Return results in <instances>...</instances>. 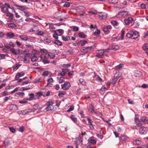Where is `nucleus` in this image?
Masks as SVG:
<instances>
[{
    "label": "nucleus",
    "instance_id": "obj_1",
    "mask_svg": "<svg viewBox=\"0 0 148 148\" xmlns=\"http://www.w3.org/2000/svg\"><path fill=\"white\" fill-rule=\"evenodd\" d=\"M10 51L12 53L15 55H20L22 53V52H20V49H15L14 48H11L10 50Z\"/></svg>",
    "mask_w": 148,
    "mask_h": 148
},
{
    "label": "nucleus",
    "instance_id": "obj_2",
    "mask_svg": "<svg viewBox=\"0 0 148 148\" xmlns=\"http://www.w3.org/2000/svg\"><path fill=\"white\" fill-rule=\"evenodd\" d=\"M62 88L64 90H68L71 86L70 84L68 82H65L63 84L61 85Z\"/></svg>",
    "mask_w": 148,
    "mask_h": 148
},
{
    "label": "nucleus",
    "instance_id": "obj_3",
    "mask_svg": "<svg viewBox=\"0 0 148 148\" xmlns=\"http://www.w3.org/2000/svg\"><path fill=\"white\" fill-rule=\"evenodd\" d=\"M56 109V107L54 106L51 105L47 106L44 110V112H47L49 111H53Z\"/></svg>",
    "mask_w": 148,
    "mask_h": 148
},
{
    "label": "nucleus",
    "instance_id": "obj_4",
    "mask_svg": "<svg viewBox=\"0 0 148 148\" xmlns=\"http://www.w3.org/2000/svg\"><path fill=\"white\" fill-rule=\"evenodd\" d=\"M112 28V27L110 25H108L103 27V30L106 34H108L110 32L109 29H111Z\"/></svg>",
    "mask_w": 148,
    "mask_h": 148
},
{
    "label": "nucleus",
    "instance_id": "obj_5",
    "mask_svg": "<svg viewBox=\"0 0 148 148\" xmlns=\"http://www.w3.org/2000/svg\"><path fill=\"white\" fill-rule=\"evenodd\" d=\"M147 131V129L145 127L142 126L139 127V133L142 134H146Z\"/></svg>",
    "mask_w": 148,
    "mask_h": 148
},
{
    "label": "nucleus",
    "instance_id": "obj_6",
    "mask_svg": "<svg viewBox=\"0 0 148 148\" xmlns=\"http://www.w3.org/2000/svg\"><path fill=\"white\" fill-rule=\"evenodd\" d=\"M87 119L88 122V125L89 126V127L91 130H93L94 129L92 124L93 121L90 119V118L88 117H87Z\"/></svg>",
    "mask_w": 148,
    "mask_h": 148
},
{
    "label": "nucleus",
    "instance_id": "obj_7",
    "mask_svg": "<svg viewBox=\"0 0 148 148\" xmlns=\"http://www.w3.org/2000/svg\"><path fill=\"white\" fill-rule=\"evenodd\" d=\"M99 18L101 19L106 18L107 16V14L105 12H100L99 14Z\"/></svg>",
    "mask_w": 148,
    "mask_h": 148
},
{
    "label": "nucleus",
    "instance_id": "obj_8",
    "mask_svg": "<svg viewBox=\"0 0 148 148\" xmlns=\"http://www.w3.org/2000/svg\"><path fill=\"white\" fill-rule=\"evenodd\" d=\"M5 35L7 37L10 39L12 38L15 36L14 34L11 32H7Z\"/></svg>",
    "mask_w": 148,
    "mask_h": 148
},
{
    "label": "nucleus",
    "instance_id": "obj_9",
    "mask_svg": "<svg viewBox=\"0 0 148 148\" xmlns=\"http://www.w3.org/2000/svg\"><path fill=\"white\" fill-rule=\"evenodd\" d=\"M133 21V19L131 17H129L127 19L124 20L125 23L126 25H128Z\"/></svg>",
    "mask_w": 148,
    "mask_h": 148
},
{
    "label": "nucleus",
    "instance_id": "obj_10",
    "mask_svg": "<svg viewBox=\"0 0 148 148\" xmlns=\"http://www.w3.org/2000/svg\"><path fill=\"white\" fill-rule=\"evenodd\" d=\"M134 32L132 31H130L129 32L126 34V37L128 38H132L133 37Z\"/></svg>",
    "mask_w": 148,
    "mask_h": 148
},
{
    "label": "nucleus",
    "instance_id": "obj_11",
    "mask_svg": "<svg viewBox=\"0 0 148 148\" xmlns=\"http://www.w3.org/2000/svg\"><path fill=\"white\" fill-rule=\"evenodd\" d=\"M64 30L62 29H58L54 31V32L56 33L59 36H60L63 34Z\"/></svg>",
    "mask_w": 148,
    "mask_h": 148
},
{
    "label": "nucleus",
    "instance_id": "obj_12",
    "mask_svg": "<svg viewBox=\"0 0 148 148\" xmlns=\"http://www.w3.org/2000/svg\"><path fill=\"white\" fill-rule=\"evenodd\" d=\"M140 120L145 124H146L148 121V118L145 116H143L141 117Z\"/></svg>",
    "mask_w": 148,
    "mask_h": 148
},
{
    "label": "nucleus",
    "instance_id": "obj_13",
    "mask_svg": "<svg viewBox=\"0 0 148 148\" xmlns=\"http://www.w3.org/2000/svg\"><path fill=\"white\" fill-rule=\"evenodd\" d=\"M31 56V61L32 62H36L38 60V58L35 54H32Z\"/></svg>",
    "mask_w": 148,
    "mask_h": 148
},
{
    "label": "nucleus",
    "instance_id": "obj_14",
    "mask_svg": "<svg viewBox=\"0 0 148 148\" xmlns=\"http://www.w3.org/2000/svg\"><path fill=\"white\" fill-rule=\"evenodd\" d=\"M39 107V105L38 104H36L34 105L33 106V109H31V110H32V112H34L36 110H37L38 109H42L41 108H40L38 107Z\"/></svg>",
    "mask_w": 148,
    "mask_h": 148
},
{
    "label": "nucleus",
    "instance_id": "obj_15",
    "mask_svg": "<svg viewBox=\"0 0 148 148\" xmlns=\"http://www.w3.org/2000/svg\"><path fill=\"white\" fill-rule=\"evenodd\" d=\"M135 118L134 121L138 127H139V116L138 115L135 114Z\"/></svg>",
    "mask_w": 148,
    "mask_h": 148
},
{
    "label": "nucleus",
    "instance_id": "obj_16",
    "mask_svg": "<svg viewBox=\"0 0 148 148\" xmlns=\"http://www.w3.org/2000/svg\"><path fill=\"white\" fill-rule=\"evenodd\" d=\"M19 38L22 40L24 41H27L29 39V38L26 35H23L19 36Z\"/></svg>",
    "mask_w": 148,
    "mask_h": 148
},
{
    "label": "nucleus",
    "instance_id": "obj_17",
    "mask_svg": "<svg viewBox=\"0 0 148 148\" xmlns=\"http://www.w3.org/2000/svg\"><path fill=\"white\" fill-rule=\"evenodd\" d=\"M87 41L85 40H82L79 41L78 42V43L79 45H80L81 46H83L87 43Z\"/></svg>",
    "mask_w": 148,
    "mask_h": 148
},
{
    "label": "nucleus",
    "instance_id": "obj_18",
    "mask_svg": "<svg viewBox=\"0 0 148 148\" xmlns=\"http://www.w3.org/2000/svg\"><path fill=\"white\" fill-rule=\"evenodd\" d=\"M111 48L109 49H111V50H113L116 51L117 50L119 49L120 47L119 46L115 45V46H112L110 47Z\"/></svg>",
    "mask_w": 148,
    "mask_h": 148
},
{
    "label": "nucleus",
    "instance_id": "obj_19",
    "mask_svg": "<svg viewBox=\"0 0 148 148\" xmlns=\"http://www.w3.org/2000/svg\"><path fill=\"white\" fill-rule=\"evenodd\" d=\"M23 112V115H25L29 113L32 112V110L30 109H25L24 110H22Z\"/></svg>",
    "mask_w": 148,
    "mask_h": 148
},
{
    "label": "nucleus",
    "instance_id": "obj_20",
    "mask_svg": "<svg viewBox=\"0 0 148 148\" xmlns=\"http://www.w3.org/2000/svg\"><path fill=\"white\" fill-rule=\"evenodd\" d=\"M14 5L17 7H18V9L19 10H21L23 12H24L25 8H23V6L19 5L17 4H15Z\"/></svg>",
    "mask_w": 148,
    "mask_h": 148
},
{
    "label": "nucleus",
    "instance_id": "obj_21",
    "mask_svg": "<svg viewBox=\"0 0 148 148\" xmlns=\"http://www.w3.org/2000/svg\"><path fill=\"white\" fill-rule=\"evenodd\" d=\"M60 12H56L53 14V16L54 18H58L60 16Z\"/></svg>",
    "mask_w": 148,
    "mask_h": 148
},
{
    "label": "nucleus",
    "instance_id": "obj_22",
    "mask_svg": "<svg viewBox=\"0 0 148 148\" xmlns=\"http://www.w3.org/2000/svg\"><path fill=\"white\" fill-rule=\"evenodd\" d=\"M1 11L2 12L7 13L8 12V10L5 7H1Z\"/></svg>",
    "mask_w": 148,
    "mask_h": 148
},
{
    "label": "nucleus",
    "instance_id": "obj_23",
    "mask_svg": "<svg viewBox=\"0 0 148 148\" xmlns=\"http://www.w3.org/2000/svg\"><path fill=\"white\" fill-rule=\"evenodd\" d=\"M70 118L75 123H76L77 122V118L75 117V116L74 115H72L71 116Z\"/></svg>",
    "mask_w": 148,
    "mask_h": 148
},
{
    "label": "nucleus",
    "instance_id": "obj_24",
    "mask_svg": "<svg viewBox=\"0 0 148 148\" xmlns=\"http://www.w3.org/2000/svg\"><path fill=\"white\" fill-rule=\"evenodd\" d=\"M62 39L64 41H67L68 40H70V37L68 36H66V37L62 36Z\"/></svg>",
    "mask_w": 148,
    "mask_h": 148
},
{
    "label": "nucleus",
    "instance_id": "obj_25",
    "mask_svg": "<svg viewBox=\"0 0 148 148\" xmlns=\"http://www.w3.org/2000/svg\"><path fill=\"white\" fill-rule=\"evenodd\" d=\"M66 94V92H65L64 91H60L58 94V96L60 97H62L63 95H64Z\"/></svg>",
    "mask_w": 148,
    "mask_h": 148
},
{
    "label": "nucleus",
    "instance_id": "obj_26",
    "mask_svg": "<svg viewBox=\"0 0 148 148\" xmlns=\"http://www.w3.org/2000/svg\"><path fill=\"white\" fill-rule=\"evenodd\" d=\"M54 43L59 46H61L62 45V43L58 40H55L54 42Z\"/></svg>",
    "mask_w": 148,
    "mask_h": 148
},
{
    "label": "nucleus",
    "instance_id": "obj_27",
    "mask_svg": "<svg viewBox=\"0 0 148 148\" xmlns=\"http://www.w3.org/2000/svg\"><path fill=\"white\" fill-rule=\"evenodd\" d=\"M8 27L12 28H14L16 27V25L13 23H9L8 24Z\"/></svg>",
    "mask_w": 148,
    "mask_h": 148
},
{
    "label": "nucleus",
    "instance_id": "obj_28",
    "mask_svg": "<svg viewBox=\"0 0 148 148\" xmlns=\"http://www.w3.org/2000/svg\"><path fill=\"white\" fill-rule=\"evenodd\" d=\"M15 108H18V107L15 104H11L10 106V110H12L13 109H15Z\"/></svg>",
    "mask_w": 148,
    "mask_h": 148
},
{
    "label": "nucleus",
    "instance_id": "obj_29",
    "mask_svg": "<svg viewBox=\"0 0 148 148\" xmlns=\"http://www.w3.org/2000/svg\"><path fill=\"white\" fill-rule=\"evenodd\" d=\"M78 35L79 37L82 38H85L86 36L85 34H84L83 32L79 33Z\"/></svg>",
    "mask_w": 148,
    "mask_h": 148
},
{
    "label": "nucleus",
    "instance_id": "obj_30",
    "mask_svg": "<svg viewBox=\"0 0 148 148\" xmlns=\"http://www.w3.org/2000/svg\"><path fill=\"white\" fill-rule=\"evenodd\" d=\"M90 143L89 146L95 144L96 143V141L95 140L92 139L90 140Z\"/></svg>",
    "mask_w": 148,
    "mask_h": 148
},
{
    "label": "nucleus",
    "instance_id": "obj_31",
    "mask_svg": "<svg viewBox=\"0 0 148 148\" xmlns=\"http://www.w3.org/2000/svg\"><path fill=\"white\" fill-rule=\"evenodd\" d=\"M79 83L83 86H85L86 84V82L84 81L83 79L80 78L79 79Z\"/></svg>",
    "mask_w": 148,
    "mask_h": 148
},
{
    "label": "nucleus",
    "instance_id": "obj_32",
    "mask_svg": "<svg viewBox=\"0 0 148 148\" xmlns=\"http://www.w3.org/2000/svg\"><path fill=\"white\" fill-rule=\"evenodd\" d=\"M10 141L7 140H5L3 143V144L5 145V146L7 147L10 144Z\"/></svg>",
    "mask_w": 148,
    "mask_h": 148
},
{
    "label": "nucleus",
    "instance_id": "obj_33",
    "mask_svg": "<svg viewBox=\"0 0 148 148\" xmlns=\"http://www.w3.org/2000/svg\"><path fill=\"white\" fill-rule=\"evenodd\" d=\"M48 56L51 59H53L55 56V54L52 53H49L48 54Z\"/></svg>",
    "mask_w": 148,
    "mask_h": 148
},
{
    "label": "nucleus",
    "instance_id": "obj_34",
    "mask_svg": "<svg viewBox=\"0 0 148 148\" xmlns=\"http://www.w3.org/2000/svg\"><path fill=\"white\" fill-rule=\"evenodd\" d=\"M54 104V102L53 101H48L47 102H46V105L47 106H50L52 105L53 104Z\"/></svg>",
    "mask_w": 148,
    "mask_h": 148
},
{
    "label": "nucleus",
    "instance_id": "obj_35",
    "mask_svg": "<svg viewBox=\"0 0 148 148\" xmlns=\"http://www.w3.org/2000/svg\"><path fill=\"white\" fill-rule=\"evenodd\" d=\"M62 71L59 74H58V75H60L63 76L65 75L66 74V72L64 70V69H62Z\"/></svg>",
    "mask_w": 148,
    "mask_h": 148
},
{
    "label": "nucleus",
    "instance_id": "obj_36",
    "mask_svg": "<svg viewBox=\"0 0 148 148\" xmlns=\"http://www.w3.org/2000/svg\"><path fill=\"white\" fill-rule=\"evenodd\" d=\"M133 37L132 39H135L138 38V37L139 36L138 35V32H134Z\"/></svg>",
    "mask_w": 148,
    "mask_h": 148
},
{
    "label": "nucleus",
    "instance_id": "obj_37",
    "mask_svg": "<svg viewBox=\"0 0 148 148\" xmlns=\"http://www.w3.org/2000/svg\"><path fill=\"white\" fill-rule=\"evenodd\" d=\"M21 66V65L20 64H16L14 65L13 66V70H16Z\"/></svg>",
    "mask_w": 148,
    "mask_h": 148
},
{
    "label": "nucleus",
    "instance_id": "obj_38",
    "mask_svg": "<svg viewBox=\"0 0 148 148\" xmlns=\"http://www.w3.org/2000/svg\"><path fill=\"white\" fill-rule=\"evenodd\" d=\"M29 51L28 49H25L23 52V53L25 56H27L29 54V53H28Z\"/></svg>",
    "mask_w": 148,
    "mask_h": 148
},
{
    "label": "nucleus",
    "instance_id": "obj_39",
    "mask_svg": "<svg viewBox=\"0 0 148 148\" xmlns=\"http://www.w3.org/2000/svg\"><path fill=\"white\" fill-rule=\"evenodd\" d=\"M143 49L144 50H148V43H145L144 44L143 47Z\"/></svg>",
    "mask_w": 148,
    "mask_h": 148
},
{
    "label": "nucleus",
    "instance_id": "obj_40",
    "mask_svg": "<svg viewBox=\"0 0 148 148\" xmlns=\"http://www.w3.org/2000/svg\"><path fill=\"white\" fill-rule=\"evenodd\" d=\"M125 34V31L122 30L121 31V34L120 36L121 39V40H123L124 38V36Z\"/></svg>",
    "mask_w": 148,
    "mask_h": 148
},
{
    "label": "nucleus",
    "instance_id": "obj_41",
    "mask_svg": "<svg viewBox=\"0 0 148 148\" xmlns=\"http://www.w3.org/2000/svg\"><path fill=\"white\" fill-rule=\"evenodd\" d=\"M40 51L42 53L47 54L48 53L47 50L45 49H40Z\"/></svg>",
    "mask_w": 148,
    "mask_h": 148
},
{
    "label": "nucleus",
    "instance_id": "obj_42",
    "mask_svg": "<svg viewBox=\"0 0 148 148\" xmlns=\"http://www.w3.org/2000/svg\"><path fill=\"white\" fill-rule=\"evenodd\" d=\"M26 56H25V57L23 58V62L25 63H27L28 62V61L29 60V59L27 58Z\"/></svg>",
    "mask_w": 148,
    "mask_h": 148
},
{
    "label": "nucleus",
    "instance_id": "obj_43",
    "mask_svg": "<svg viewBox=\"0 0 148 148\" xmlns=\"http://www.w3.org/2000/svg\"><path fill=\"white\" fill-rule=\"evenodd\" d=\"M116 75V74H115V75ZM115 75L114 77V78L112 79V83L114 85L115 84L116 82L117 79L119 78V77H118L117 78H115Z\"/></svg>",
    "mask_w": 148,
    "mask_h": 148
},
{
    "label": "nucleus",
    "instance_id": "obj_44",
    "mask_svg": "<svg viewBox=\"0 0 148 148\" xmlns=\"http://www.w3.org/2000/svg\"><path fill=\"white\" fill-rule=\"evenodd\" d=\"M111 22L114 26L118 25L119 24L116 21H112Z\"/></svg>",
    "mask_w": 148,
    "mask_h": 148
},
{
    "label": "nucleus",
    "instance_id": "obj_45",
    "mask_svg": "<svg viewBox=\"0 0 148 148\" xmlns=\"http://www.w3.org/2000/svg\"><path fill=\"white\" fill-rule=\"evenodd\" d=\"M64 78H65L63 77H60V78L59 81V83L61 84V83H62L63 82H64Z\"/></svg>",
    "mask_w": 148,
    "mask_h": 148
},
{
    "label": "nucleus",
    "instance_id": "obj_46",
    "mask_svg": "<svg viewBox=\"0 0 148 148\" xmlns=\"http://www.w3.org/2000/svg\"><path fill=\"white\" fill-rule=\"evenodd\" d=\"M44 41H45L47 43H49L51 42V40H50V39L45 38L44 39Z\"/></svg>",
    "mask_w": 148,
    "mask_h": 148
},
{
    "label": "nucleus",
    "instance_id": "obj_47",
    "mask_svg": "<svg viewBox=\"0 0 148 148\" xmlns=\"http://www.w3.org/2000/svg\"><path fill=\"white\" fill-rule=\"evenodd\" d=\"M16 94L19 95L21 97H23L24 95V92H18L16 93Z\"/></svg>",
    "mask_w": 148,
    "mask_h": 148
},
{
    "label": "nucleus",
    "instance_id": "obj_48",
    "mask_svg": "<svg viewBox=\"0 0 148 148\" xmlns=\"http://www.w3.org/2000/svg\"><path fill=\"white\" fill-rule=\"evenodd\" d=\"M59 35H58L56 33L54 32V33L53 34V37L54 38L56 39H58V36Z\"/></svg>",
    "mask_w": 148,
    "mask_h": 148
},
{
    "label": "nucleus",
    "instance_id": "obj_49",
    "mask_svg": "<svg viewBox=\"0 0 148 148\" xmlns=\"http://www.w3.org/2000/svg\"><path fill=\"white\" fill-rule=\"evenodd\" d=\"M74 109V107L73 106H71L67 110V112H69L72 111H73Z\"/></svg>",
    "mask_w": 148,
    "mask_h": 148
},
{
    "label": "nucleus",
    "instance_id": "obj_50",
    "mask_svg": "<svg viewBox=\"0 0 148 148\" xmlns=\"http://www.w3.org/2000/svg\"><path fill=\"white\" fill-rule=\"evenodd\" d=\"M110 3L114 4H116L117 3L118 0H108Z\"/></svg>",
    "mask_w": 148,
    "mask_h": 148
},
{
    "label": "nucleus",
    "instance_id": "obj_51",
    "mask_svg": "<svg viewBox=\"0 0 148 148\" xmlns=\"http://www.w3.org/2000/svg\"><path fill=\"white\" fill-rule=\"evenodd\" d=\"M95 47V44L93 45L90 47H87V50H91L93 49Z\"/></svg>",
    "mask_w": 148,
    "mask_h": 148
},
{
    "label": "nucleus",
    "instance_id": "obj_52",
    "mask_svg": "<svg viewBox=\"0 0 148 148\" xmlns=\"http://www.w3.org/2000/svg\"><path fill=\"white\" fill-rule=\"evenodd\" d=\"M20 74L17 73L15 76V80H17L19 78L21 77Z\"/></svg>",
    "mask_w": 148,
    "mask_h": 148
},
{
    "label": "nucleus",
    "instance_id": "obj_53",
    "mask_svg": "<svg viewBox=\"0 0 148 148\" xmlns=\"http://www.w3.org/2000/svg\"><path fill=\"white\" fill-rule=\"evenodd\" d=\"M49 74V71H44L42 74V75L43 76H47Z\"/></svg>",
    "mask_w": 148,
    "mask_h": 148
},
{
    "label": "nucleus",
    "instance_id": "obj_54",
    "mask_svg": "<svg viewBox=\"0 0 148 148\" xmlns=\"http://www.w3.org/2000/svg\"><path fill=\"white\" fill-rule=\"evenodd\" d=\"M7 16L8 17H9L10 18H12L13 16V14H11L10 12H7Z\"/></svg>",
    "mask_w": 148,
    "mask_h": 148
},
{
    "label": "nucleus",
    "instance_id": "obj_55",
    "mask_svg": "<svg viewBox=\"0 0 148 148\" xmlns=\"http://www.w3.org/2000/svg\"><path fill=\"white\" fill-rule=\"evenodd\" d=\"M9 44L10 47H14L15 46V45L14 44L13 42H9Z\"/></svg>",
    "mask_w": 148,
    "mask_h": 148
},
{
    "label": "nucleus",
    "instance_id": "obj_56",
    "mask_svg": "<svg viewBox=\"0 0 148 148\" xmlns=\"http://www.w3.org/2000/svg\"><path fill=\"white\" fill-rule=\"evenodd\" d=\"M70 6V3L69 2H66L63 5L64 7H69Z\"/></svg>",
    "mask_w": 148,
    "mask_h": 148
},
{
    "label": "nucleus",
    "instance_id": "obj_57",
    "mask_svg": "<svg viewBox=\"0 0 148 148\" xmlns=\"http://www.w3.org/2000/svg\"><path fill=\"white\" fill-rule=\"evenodd\" d=\"M30 89V88H25L24 87H22L21 88L20 90H21V91H24V90H29Z\"/></svg>",
    "mask_w": 148,
    "mask_h": 148
},
{
    "label": "nucleus",
    "instance_id": "obj_58",
    "mask_svg": "<svg viewBox=\"0 0 148 148\" xmlns=\"http://www.w3.org/2000/svg\"><path fill=\"white\" fill-rule=\"evenodd\" d=\"M11 132L12 133H14L15 132V129L13 127H10L9 128Z\"/></svg>",
    "mask_w": 148,
    "mask_h": 148
},
{
    "label": "nucleus",
    "instance_id": "obj_59",
    "mask_svg": "<svg viewBox=\"0 0 148 148\" xmlns=\"http://www.w3.org/2000/svg\"><path fill=\"white\" fill-rule=\"evenodd\" d=\"M133 144L137 145H139V140L137 139L133 141Z\"/></svg>",
    "mask_w": 148,
    "mask_h": 148
},
{
    "label": "nucleus",
    "instance_id": "obj_60",
    "mask_svg": "<svg viewBox=\"0 0 148 148\" xmlns=\"http://www.w3.org/2000/svg\"><path fill=\"white\" fill-rule=\"evenodd\" d=\"M1 94L2 95L4 96L8 95V92L6 91L3 92L1 93Z\"/></svg>",
    "mask_w": 148,
    "mask_h": 148
},
{
    "label": "nucleus",
    "instance_id": "obj_61",
    "mask_svg": "<svg viewBox=\"0 0 148 148\" xmlns=\"http://www.w3.org/2000/svg\"><path fill=\"white\" fill-rule=\"evenodd\" d=\"M24 130V127L23 126H22L21 127H20L18 131L19 132H23Z\"/></svg>",
    "mask_w": 148,
    "mask_h": 148
},
{
    "label": "nucleus",
    "instance_id": "obj_62",
    "mask_svg": "<svg viewBox=\"0 0 148 148\" xmlns=\"http://www.w3.org/2000/svg\"><path fill=\"white\" fill-rule=\"evenodd\" d=\"M100 34V30L98 29H96L95 32V35H99Z\"/></svg>",
    "mask_w": 148,
    "mask_h": 148
},
{
    "label": "nucleus",
    "instance_id": "obj_63",
    "mask_svg": "<svg viewBox=\"0 0 148 148\" xmlns=\"http://www.w3.org/2000/svg\"><path fill=\"white\" fill-rule=\"evenodd\" d=\"M5 56V54H0V60L4 59Z\"/></svg>",
    "mask_w": 148,
    "mask_h": 148
},
{
    "label": "nucleus",
    "instance_id": "obj_64",
    "mask_svg": "<svg viewBox=\"0 0 148 148\" xmlns=\"http://www.w3.org/2000/svg\"><path fill=\"white\" fill-rule=\"evenodd\" d=\"M134 75L135 77H138L139 74L138 71H135L134 73Z\"/></svg>",
    "mask_w": 148,
    "mask_h": 148
}]
</instances>
